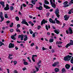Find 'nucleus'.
Returning a JSON list of instances; mask_svg holds the SVG:
<instances>
[{"label": "nucleus", "mask_w": 73, "mask_h": 73, "mask_svg": "<svg viewBox=\"0 0 73 73\" xmlns=\"http://www.w3.org/2000/svg\"><path fill=\"white\" fill-rule=\"evenodd\" d=\"M50 4L52 5L51 6L52 7H53V8H56V4L54 3H55V0H52H52H50Z\"/></svg>", "instance_id": "obj_1"}, {"label": "nucleus", "mask_w": 73, "mask_h": 73, "mask_svg": "<svg viewBox=\"0 0 73 73\" xmlns=\"http://www.w3.org/2000/svg\"><path fill=\"white\" fill-rule=\"evenodd\" d=\"M72 56L68 55L67 56H66L64 58V61H70V58L71 57H72Z\"/></svg>", "instance_id": "obj_2"}, {"label": "nucleus", "mask_w": 73, "mask_h": 73, "mask_svg": "<svg viewBox=\"0 0 73 73\" xmlns=\"http://www.w3.org/2000/svg\"><path fill=\"white\" fill-rule=\"evenodd\" d=\"M70 42L67 44L65 46L66 48H68L69 47V46H70L71 45H73V41L72 40H70Z\"/></svg>", "instance_id": "obj_3"}, {"label": "nucleus", "mask_w": 73, "mask_h": 73, "mask_svg": "<svg viewBox=\"0 0 73 73\" xmlns=\"http://www.w3.org/2000/svg\"><path fill=\"white\" fill-rule=\"evenodd\" d=\"M3 12H1L0 13V17L1 19V22H2L4 20V17H3Z\"/></svg>", "instance_id": "obj_4"}, {"label": "nucleus", "mask_w": 73, "mask_h": 73, "mask_svg": "<svg viewBox=\"0 0 73 73\" xmlns=\"http://www.w3.org/2000/svg\"><path fill=\"white\" fill-rule=\"evenodd\" d=\"M55 13L57 17L58 18H59V17H60V15L58 14V13H59V10H58V8H57L56 10Z\"/></svg>", "instance_id": "obj_5"}, {"label": "nucleus", "mask_w": 73, "mask_h": 73, "mask_svg": "<svg viewBox=\"0 0 73 73\" xmlns=\"http://www.w3.org/2000/svg\"><path fill=\"white\" fill-rule=\"evenodd\" d=\"M22 24H25L27 26H28V25H29L28 24V23H27V21H26L25 20V19H23V21L22 22Z\"/></svg>", "instance_id": "obj_6"}, {"label": "nucleus", "mask_w": 73, "mask_h": 73, "mask_svg": "<svg viewBox=\"0 0 73 73\" xmlns=\"http://www.w3.org/2000/svg\"><path fill=\"white\" fill-rule=\"evenodd\" d=\"M47 23V21L45 20V19H43L41 22V25H42L44 24Z\"/></svg>", "instance_id": "obj_7"}, {"label": "nucleus", "mask_w": 73, "mask_h": 73, "mask_svg": "<svg viewBox=\"0 0 73 73\" xmlns=\"http://www.w3.org/2000/svg\"><path fill=\"white\" fill-rule=\"evenodd\" d=\"M15 46V45L14 44L10 43L9 45V48H14Z\"/></svg>", "instance_id": "obj_8"}, {"label": "nucleus", "mask_w": 73, "mask_h": 73, "mask_svg": "<svg viewBox=\"0 0 73 73\" xmlns=\"http://www.w3.org/2000/svg\"><path fill=\"white\" fill-rule=\"evenodd\" d=\"M9 9V5L7 4L6 5V7H5L4 9V10L5 11H7V10H8Z\"/></svg>", "instance_id": "obj_9"}, {"label": "nucleus", "mask_w": 73, "mask_h": 73, "mask_svg": "<svg viewBox=\"0 0 73 73\" xmlns=\"http://www.w3.org/2000/svg\"><path fill=\"white\" fill-rule=\"evenodd\" d=\"M49 21L50 23H52V24H55V23H56L55 21H53V20L51 18H50Z\"/></svg>", "instance_id": "obj_10"}, {"label": "nucleus", "mask_w": 73, "mask_h": 73, "mask_svg": "<svg viewBox=\"0 0 73 73\" xmlns=\"http://www.w3.org/2000/svg\"><path fill=\"white\" fill-rule=\"evenodd\" d=\"M17 34L16 33H15L14 35H12L11 37V38L13 39V40H15L16 39V38L15 37L16 36V35Z\"/></svg>", "instance_id": "obj_11"}, {"label": "nucleus", "mask_w": 73, "mask_h": 73, "mask_svg": "<svg viewBox=\"0 0 73 73\" xmlns=\"http://www.w3.org/2000/svg\"><path fill=\"white\" fill-rule=\"evenodd\" d=\"M35 56V57H37V56L36 55H33L32 56V60H33V62H35V61H36V60H35V59H34Z\"/></svg>", "instance_id": "obj_12"}, {"label": "nucleus", "mask_w": 73, "mask_h": 73, "mask_svg": "<svg viewBox=\"0 0 73 73\" xmlns=\"http://www.w3.org/2000/svg\"><path fill=\"white\" fill-rule=\"evenodd\" d=\"M68 16L67 15H66L64 16V17L65 18L64 20H66V21H67L68 20Z\"/></svg>", "instance_id": "obj_13"}, {"label": "nucleus", "mask_w": 73, "mask_h": 73, "mask_svg": "<svg viewBox=\"0 0 73 73\" xmlns=\"http://www.w3.org/2000/svg\"><path fill=\"white\" fill-rule=\"evenodd\" d=\"M24 37L25 38L24 39V40L25 41L26 40H28V36H27V35H24Z\"/></svg>", "instance_id": "obj_14"}, {"label": "nucleus", "mask_w": 73, "mask_h": 73, "mask_svg": "<svg viewBox=\"0 0 73 73\" xmlns=\"http://www.w3.org/2000/svg\"><path fill=\"white\" fill-rule=\"evenodd\" d=\"M40 66H41L40 65H38V67L37 66H35V67L37 71H38V70H39V69H38V68H39V67H40Z\"/></svg>", "instance_id": "obj_15"}, {"label": "nucleus", "mask_w": 73, "mask_h": 73, "mask_svg": "<svg viewBox=\"0 0 73 73\" xmlns=\"http://www.w3.org/2000/svg\"><path fill=\"white\" fill-rule=\"evenodd\" d=\"M69 32L70 34H72V33H73V31H72V28L70 27L69 28Z\"/></svg>", "instance_id": "obj_16"}, {"label": "nucleus", "mask_w": 73, "mask_h": 73, "mask_svg": "<svg viewBox=\"0 0 73 73\" xmlns=\"http://www.w3.org/2000/svg\"><path fill=\"white\" fill-rule=\"evenodd\" d=\"M0 4L2 6V7L4 8L5 7L4 6V2L3 1H1L0 2Z\"/></svg>", "instance_id": "obj_17"}, {"label": "nucleus", "mask_w": 73, "mask_h": 73, "mask_svg": "<svg viewBox=\"0 0 73 73\" xmlns=\"http://www.w3.org/2000/svg\"><path fill=\"white\" fill-rule=\"evenodd\" d=\"M44 7L45 8H46V9H50V8L49 7V6L47 5H46L45 4L44 5Z\"/></svg>", "instance_id": "obj_18"}, {"label": "nucleus", "mask_w": 73, "mask_h": 73, "mask_svg": "<svg viewBox=\"0 0 73 73\" xmlns=\"http://www.w3.org/2000/svg\"><path fill=\"white\" fill-rule=\"evenodd\" d=\"M70 66V65L68 64H67L65 65V67L67 69H69Z\"/></svg>", "instance_id": "obj_19"}, {"label": "nucleus", "mask_w": 73, "mask_h": 73, "mask_svg": "<svg viewBox=\"0 0 73 73\" xmlns=\"http://www.w3.org/2000/svg\"><path fill=\"white\" fill-rule=\"evenodd\" d=\"M36 9H38L39 10H42V7L41 6H40L39 7H36Z\"/></svg>", "instance_id": "obj_20"}, {"label": "nucleus", "mask_w": 73, "mask_h": 73, "mask_svg": "<svg viewBox=\"0 0 73 73\" xmlns=\"http://www.w3.org/2000/svg\"><path fill=\"white\" fill-rule=\"evenodd\" d=\"M58 64V62H55L54 64H52V66H56L57 64Z\"/></svg>", "instance_id": "obj_21"}, {"label": "nucleus", "mask_w": 73, "mask_h": 73, "mask_svg": "<svg viewBox=\"0 0 73 73\" xmlns=\"http://www.w3.org/2000/svg\"><path fill=\"white\" fill-rule=\"evenodd\" d=\"M56 44H58V45H59L60 44H62V42L61 41L56 42Z\"/></svg>", "instance_id": "obj_22"}, {"label": "nucleus", "mask_w": 73, "mask_h": 73, "mask_svg": "<svg viewBox=\"0 0 73 73\" xmlns=\"http://www.w3.org/2000/svg\"><path fill=\"white\" fill-rule=\"evenodd\" d=\"M57 18H56L55 19V21H56V23H57V24H59V23H60V21L57 20Z\"/></svg>", "instance_id": "obj_23"}, {"label": "nucleus", "mask_w": 73, "mask_h": 73, "mask_svg": "<svg viewBox=\"0 0 73 73\" xmlns=\"http://www.w3.org/2000/svg\"><path fill=\"white\" fill-rule=\"evenodd\" d=\"M54 32L55 33H56V34H58V33H59V31H58V30H55L54 31Z\"/></svg>", "instance_id": "obj_24"}, {"label": "nucleus", "mask_w": 73, "mask_h": 73, "mask_svg": "<svg viewBox=\"0 0 73 73\" xmlns=\"http://www.w3.org/2000/svg\"><path fill=\"white\" fill-rule=\"evenodd\" d=\"M55 71L56 72H59V68H56L55 69Z\"/></svg>", "instance_id": "obj_25"}, {"label": "nucleus", "mask_w": 73, "mask_h": 73, "mask_svg": "<svg viewBox=\"0 0 73 73\" xmlns=\"http://www.w3.org/2000/svg\"><path fill=\"white\" fill-rule=\"evenodd\" d=\"M23 64L25 65H28L29 64H28V63L26 61H24L23 62Z\"/></svg>", "instance_id": "obj_26"}, {"label": "nucleus", "mask_w": 73, "mask_h": 73, "mask_svg": "<svg viewBox=\"0 0 73 73\" xmlns=\"http://www.w3.org/2000/svg\"><path fill=\"white\" fill-rule=\"evenodd\" d=\"M53 41H54L53 39H50L49 40V42H53Z\"/></svg>", "instance_id": "obj_27"}, {"label": "nucleus", "mask_w": 73, "mask_h": 73, "mask_svg": "<svg viewBox=\"0 0 73 73\" xmlns=\"http://www.w3.org/2000/svg\"><path fill=\"white\" fill-rule=\"evenodd\" d=\"M13 63H14V65H16L17 63V62L16 61H13Z\"/></svg>", "instance_id": "obj_28"}, {"label": "nucleus", "mask_w": 73, "mask_h": 73, "mask_svg": "<svg viewBox=\"0 0 73 73\" xmlns=\"http://www.w3.org/2000/svg\"><path fill=\"white\" fill-rule=\"evenodd\" d=\"M4 45V44L2 42H1L0 41V46H1L2 45Z\"/></svg>", "instance_id": "obj_29"}, {"label": "nucleus", "mask_w": 73, "mask_h": 73, "mask_svg": "<svg viewBox=\"0 0 73 73\" xmlns=\"http://www.w3.org/2000/svg\"><path fill=\"white\" fill-rule=\"evenodd\" d=\"M44 3L45 4H49V2L46 0L45 1Z\"/></svg>", "instance_id": "obj_30"}, {"label": "nucleus", "mask_w": 73, "mask_h": 73, "mask_svg": "<svg viewBox=\"0 0 73 73\" xmlns=\"http://www.w3.org/2000/svg\"><path fill=\"white\" fill-rule=\"evenodd\" d=\"M62 72H64V73H65V72H66V70L64 68H62Z\"/></svg>", "instance_id": "obj_31"}, {"label": "nucleus", "mask_w": 73, "mask_h": 73, "mask_svg": "<svg viewBox=\"0 0 73 73\" xmlns=\"http://www.w3.org/2000/svg\"><path fill=\"white\" fill-rule=\"evenodd\" d=\"M24 36L23 35H21V40H23V37H24Z\"/></svg>", "instance_id": "obj_32"}, {"label": "nucleus", "mask_w": 73, "mask_h": 73, "mask_svg": "<svg viewBox=\"0 0 73 73\" xmlns=\"http://www.w3.org/2000/svg\"><path fill=\"white\" fill-rule=\"evenodd\" d=\"M31 3L35 5L36 3V2L34 0H32L31 1Z\"/></svg>", "instance_id": "obj_33"}, {"label": "nucleus", "mask_w": 73, "mask_h": 73, "mask_svg": "<svg viewBox=\"0 0 73 73\" xmlns=\"http://www.w3.org/2000/svg\"><path fill=\"white\" fill-rule=\"evenodd\" d=\"M70 62L72 64H73V57H72L70 60Z\"/></svg>", "instance_id": "obj_34"}, {"label": "nucleus", "mask_w": 73, "mask_h": 73, "mask_svg": "<svg viewBox=\"0 0 73 73\" xmlns=\"http://www.w3.org/2000/svg\"><path fill=\"white\" fill-rule=\"evenodd\" d=\"M29 32H30V34H31V35H32V33H33V31H32V30L30 29L29 30Z\"/></svg>", "instance_id": "obj_35"}, {"label": "nucleus", "mask_w": 73, "mask_h": 73, "mask_svg": "<svg viewBox=\"0 0 73 73\" xmlns=\"http://www.w3.org/2000/svg\"><path fill=\"white\" fill-rule=\"evenodd\" d=\"M68 1H66V2H64L63 3V4L64 5H66V4H68Z\"/></svg>", "instance_id": "obj_36"}, {"label": "nucleus", "mask_w": 73, "mask_h": 73, "mask_svg": "<svg viewBox=\"0 0 73 73\" xmlns=\"http://www.w3.org/2000/svg\"><path fill=\"white\" fill-rule=\"evenodd\" d=\"M15 19H16V20L17 21H19V18L18 17H15Z\"/></svg>", "instance_id": "obj_37"}, {"label": "nucleus", "mask_w": 73, "mask_h": 73, "mask_svg": "<svg viewBox=\"0 0 73 73\" xmlns=\"http://www.w3.org/2000/svg\"><path fill=\"white\" fill-rule=\"evenodd\" d=\"M41 27L40 26V25L38 26V27H37V29H41Z\"/></svg>", "instance_id": "obj_38"}, {"label": "nucleus", "mask_w": 73, "mask_h": 73, "mask_svg": "<svg viewBox=\"0 0 73 73\" xmlns=\"http://www.w3.org/2000/svg\"><path fill=\"white\" fill-rule=\"evenodd\" d=\"M46 29H47V31H48V26L47 25H46Z\"/></svg>", "instance_id": "obj_39"}, {"label": "nucleus", "mask_w": 73, "mask_h": 73, "mask_svg": "<svg viewBox=\"0 0 73 73\" xmlns=\"http://www.w3.org/2000/svg\"><path fill=\"white\" fill-rule=\"evenodd\" d=\"M10 9L11 11H12L13 10V6H11L10 7Z\"/></svg>", "instance_id": "obj_40"}, {"label": "nucleus", "mask_w": 73, "mask_h": 73, "mask_svg": "<svg viewBox=\"0 0 73 73\" xmlns=\"http://www.w3.org/2000/svg\"><path fill=\"white\" fill-rule=\"evenodd\" d=\"M47 49L44 48V47H43L42 48V50H46Z\"/></svg>", "instance_id": "obj_41"}, {"label": "nucleus", "mask_w": 73, "mask_h": 73, "mask_svg": "<svg viewBox=\"0 0 73 73\" xmlns=\"http://www.w3.org/2000/svg\"><path fill=\"white\" fill-rule=\"evenodd\" d=\"M10 31L11 32H13V29H11L10 30Z\"/></svg>", "instance_id": "obj_42"}, {"label": "nucleus", "mask_w": 73, "mask_h": 73, "mask_svg": "<svg viewBox=\"0 0 73 73\" xmlns=\"http://www.w3.org/2000/svg\"><path fill=\"white\" fill-rule=\"evenodd\" d=\"M13 23H12L10 25V27H13Z\"/></svg>", "instance_id": "obj_43"}, {"label": "nucleus", "mask_w": 73, "mask_h": 73, "mask_svg": "<svg viewBox=\"0 0 73 73\" xmlns=\"http://www.w3.org/2000/svg\"><path fill=\"white\" fill-rule=\"evenodd\" d=\"M5 18H8V15H7V14H5Z\"/></svg>", "instance_id": "obj_44"}, {"label": "nucleus", "mask_w": 73, "mask_h": 73, "mask_svg": "<svg viewBox=\"0 0 73 73\" xmlns=\"http://www.w3.org/2000/svg\"><path fill=\"white\" fill-rule=\"evenodd\" d=\"M27 58L28 59L29 62H31V60L30 59V58L29 57H27Z\"/></svg>", "instance_id": "obj_45"}, {"label": "nucleus", "mask_w": 73, "mask_h": 73, "mask_svg": "<svg viewBox=\"0 0 73 73\" xmlns=\"http://www.w3.org/2000/svg\"><path fill=\"white\" fill-rule=\"evenodd\" d=\"M34 45H35L34 43H33L32 44H31V46H33Z\"/></svg>", "instance_id": "obj_46"}, {"label": "nucleus", "mask_w": 73, "mask_h": 73, "mask_svg": "<svg viewBox=\"0 0 73 73\" xmlns=\"http://www.w3.org/2000/svg\"><path fill=\"white\" fill-rule=\"evenodd\" d=\"M17 42L18 43H20V42H23L24 43H25V42L24 41H23V42H19L18 41H17Z\"/></svg>", "instance_id": "obj_47"}, {"label": "nucleus", "mask_w": 73, "mask_h": 73, "mask_svg": "<svg viewBox=\"0 0 73 73\" xmlns=\"http://www.w3.org/2000/svg\"><path fill=\"white\" fill-rule=\"evenodd\" d=\"M33 37H35V33H33Z\"/></svg>", "instance_id": "obj_48"}, {"label": "nucleus", "mask_w": 73, "mask_h": 73, "mask_svg": "<svg viewBox=\"0 0 73 73\" xmlns=\"http://www.w3.org/2000/svg\"><path fill=\"white\" fill-rule=\"evenodd\" d=\"M17 28H19L20 27V25L18 24L17 25Z\"/></svg>", "instance_id": "obj_49"}, {"label": "nucleus", "mask_w": 73, "mask_h": 73, "mask_svg": "<svg viewBox=\"0 0 73 73\" xmlns=\"http://www.w3.org/2000/svg\"><path fill=\"white\" fill-rule=\"evenodd\" d=\"M14 73H18V72H17V70H15L14 71Z\"/></svg>", "instance_id": "obj_50"}, {"label": "nucleus", "mask_w": 73, "mask_h": 73, "mask_svg": "<svg viewBox=\"0 0 73 73\" xmlns=\"http://www.w3.org/2000/svg\"><path fill=\"white\" fill-rule=\"evenodd\" d=\"M26 69L27 68H26L25 67H24L22 69V70L23 71H24L25 70H26Z\"/></svg>", "instance_id": "obj_51"}, {"label": "nucleus", "mask_w": 73, "mask_h": 73, "mask_svg": "<svg viewBox=\"0 0 73 73\" xmlns=\"http://www.w3.org/2000/svg\"><path fill=\"white\" fill-rule=\"evenodd\" d=\"M22 5H23V7H25L27 6V5H25L24 3Z\"/></svg>", "instance_id": "obj_52"}, {"label": "nucleus", "mask_w": 73, "mask_h": 73, "mask_svg": "<svg viewBox=\"0 0 73 73\" xmlns=\"http://www.w3.org/2000/svg\"><path fill=\"white\" fill-rule=\"evenodd\" d=\"M68 6H69V5L67 4V5H66L64 6V7H68Z\"/></svg>", "instance_id": "obj_53"}, {"label": "nucleus", "mask_w": 73, "mask_h": 73, "mask_svg": "<svg viewBox=\"0 0 73 73\" xmlns=\"http://www.w3.org/2000/svg\"><path fill=\"white\" fill-rule=\"evenodd\" d=\"M41 62V61L40 60L39 61H38V62L37 64L38 65L39 64H40Z\"/></svg>", "instance_id": "obj_54"}, {"label": "nucleus", "mask_w": 73, "mask_h": 73, "mask_svg": "<svg viewBox=\"0 0 73 73\" xmlns=\"http://www.w3.org/2000/svg\"><path fill=\"white\" fill-rule=\"evenodd\" d=\"M22 9H23V5H21V7L20 8L21 11V10H22Z\"/></svg>", "instance_id": "obj_55"}, {"label": "nucleus", "mask_w": 73, "mask_h": 73, "mask_svg": "<svg viewBox=\"0 0 73 73\" xmlns=\"http://www.w3.org/2000/svg\"><path fill=\"white\" fill-rule=\"evenodd\" d=\"M7 73H9V69L7 68Z\"/></svg>", "instance_id": "obj_56"}, {"label": "nucleus", "mask_w": 73, "mask_h": 73, "mask_svg": "<svg viewBox=\"0 0 73 73\" xmlns=\"http://www.w3.org/2000/svg\"><path fill=\"white\" fill-rule=\"evenodd\" d=\"M51 52L52 53H54V50L53 49H52V50H51Z\"/></svg>", "instance_id": "obj_57"}, {"label": "nucleus", "mask_w": 73, "mask_h": 73, "mask_svg": "<svg viewBox=\"0 0 73 73\" xmlns=\"http://www.w3.org/2000/svg\"><path fill=\"white\" fill-rule=\"evenodd\" d=\"M16 31L17 32H20V30H19V29H17Z\"/></svg>", "instance_id": "obj_58"}, {"label": "nucleus", "mask_w": 73, "mask_h": 73, "mask_svg": "<svg viewBox=\"0 0 73 73\" xmlns=\"http://www.w3.org/2000/svg\"><path fill=\"white\" fill-rule=\"evenodd\" d=\"M70 11H71L72 13H73V9H71V10H70Z\"/></svg>", "instance_id": "obj_59"}, {"label": "nucleus", "mask_w": 73, "mask_h": 73, "mask_svg": "<svg viewBox=\"0 0 73 73\" xmlns=\"http://www.w3.org/2000/svg\"><path fill=\"white\" fill-rule=\"evenodd\" d=\"M10 23V21H8L6 22V23L8 24V23Z\"/></svg>", "instance_id": "obj_60"}, {"label": "nucleus", "mask_w": 73, "mask_h": 73, "mask_svg": "<svg viewBox=\"0 0 73 73\" xmlns=\"http://www.w3.org/2000/svg\"><path fill=\"white\" fill-rule=\"evenodd\" d=\"M49 15H50V14L49 13H48L47 14V15L46 16H49Z\"/></svg>", "instance_id": "obj_61"}, {"label": "nucleus", "mask_w": 73, "mask_h": 73, "mask_svg": "<svg viewBox=\"0 0 73 73\" xmlns=\"http://www.w3.org/2000/svg\"><path fill=\"white\" fill-rule=\"evenodd\" d=\"M71 11H70V10L69 11V12H68V14H71Z\"/></svg>", "instance_id": "obj_62"}, {"label": "nucleus", "mask_w": 73, "mask_h": 73, "mask_svg": "<svg viewBox=\"0 0 73 73\" xmlns=\"http://www.w3.org/2000/svg\"><path fill=\"white\" fill-rule=\"evenodd\" d=\"M47 35L48 36H49V35H50V33H49V32L47 33Z\"/></svg>", "instance_id": "obj_63"}, {"label": "nucleus", "mask_w": 73, "mask_h": 73, "mask_svg": "<svg viewBox=\"0 0 73 73\" xmlns=\"http://www.w3.org/2000/svg\"><path fill=\"white\" fill-rule=\"evenodd\" d=\"M70 3L72 4H73V0H71L70 1Z\"/></svg>", "instance_id": "obj_64"}]
</instances>
